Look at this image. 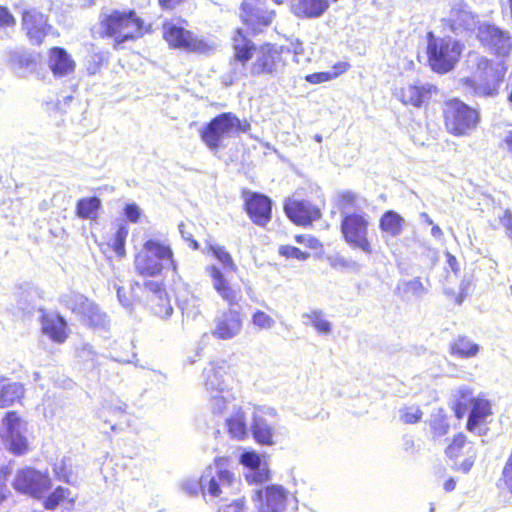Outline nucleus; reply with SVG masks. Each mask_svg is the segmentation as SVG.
I'll list each match as a JSON object with an SVG mask.
<instances>
[{
  "label": "nucleus",
  "mask_w": 512,
  "mask_h": 512,
  "mask_svg": "<svg viewBox=\"0 0 512 512\" xmlns=\"http://www.w3.org/2000/svg\"><path fill=\"white\" fill-rule=\"evenodd\" d=\"M234 50L233 79H238L245 74V64L251 59L253 51H256V59L251 66L252 75L277 73L282 65L280 53L270 44L261 46L258 50L243 29H237L232 38Z\"/></svg>",
  "instance_id": "obj_1"
},
{
  "label": "nucleus",
  "mask_w": 512,
  "mask_h": 512,
  "mask_svg": "<svg viewBox=\"0 0 512 512\" xmlns=\"http://www.w3.org/2000/svg\"><path fill=\"white\" fill-rule=\"evenodd\" d=\"M469 62L473 65V72L470 77L461 80L465 89L478 97L497 96L508 70L506 63L478 54L470 55Z\"/></svg>",
  "instance_id": "obj_2"
},
{
  "label": "nucleus",
  "mask_w": 512,
  "mask_h": 512,
  "mask_svg": "<svg viewBox=\"0 0 512 512\" xmlns=\"http://www.w3.org/2000/svg\"><path fill=\"white\" fill-rule=\"evenodd\" d=\"M206 272L212 279L214 289L220 297L230 305L228 311L222 313L215 319L212 334L222 340L232 339L236 337L242 329L241 314L234 308V305H236L240 299V293L229 285L223 273L216 266H208Z\"/></svg>",
  "instance_id": "obj_3"
},
{
  "label": "nucleus",
  "mask_w": 512,
  "mask_h": 512,
  "mask_svg": "<svg viewBox=\"0 0 512 512\" xmlns=\"http://www.w3.org/2000/svg\"><path fill=\"white\" fill-rule=\"evenodd\" d=\"M202 377L211 411L214 414H223L235 400L230 388L228 366L224 362H211L204 368Z\"/></svg>",
  "instance_id": "obj_4"
},
{
  "label": "nucleus",
  "mask_w": 512,
  "mask_h": 512,
  "mask_svg": "<svg viewBox=\"0 0 512 512\" xmlns=\"http://www.w3.org/2000/svg\"><path fill=\"white\" fill-rule=\"evenodd\" d=\"M135 271L141 276L155 277L163 270L177 272V263L168 243L158 239H149L135 255Z\"/></svg>",
  "instance_id": "obj_5"
},
{
  "label": "nucleus",
  "mask_w": 512,
  "mask_h": 512,
  "mask_svg": "<svg viewBox=\"0 0 512 512\" xmlns=\"http://www.w3.org/2000/svg\"><path fill=\"white\" fill-rule=\"evenodd\" d=\"M249 130L248 121L240 120L231 112H224L214 117L200 130V137L208 149L216 153L223 147L225 139L238 137Z\"/></svg>",
  "instance_id": "obj_6"
},
{
  "label": "nucleus",
  "mask_w": 512,
  "mask_h": 512,
  "mask_svg": "<svg viewBox=\"0 0 512 512\" xmlns=\"http://www.w3.org/2000/svg\"><path fill=\"white\" fill-rule=\"evenodd\" d=\"M100 34L112 37L116 46L143 35V22L133 11L112 10L100 16Z\"/></svg>",
  "instance_id": "obj_7"
},
{
  "label": "nucleus",
  "mask_w": 512,
  "mask_h": 512,
  "mask_svg": "<svg viewBox=\"0 0 512 512\" xmlns=\"http://www.w3.org/2000/svg\"><path fill=\"white\" fill-rule=\"evenodd\" d=\"M427 55L431 69L444 74L452 70L463 52V45L451 37H436L432 32L427 34Z\"/></svg>",
  "instance_id": "obj_8"
},
{
  "label": "nucleus",
  "mask_w": 512,
  "mask_h": 512,
  "mask_svg": "<svg viewBox=\"0 0 512 512\" xmlns=\"http://www.w3.org/2000/svg\"><path fill=\"white\" fill-rule=\"evenodd\" d=\"M202 482L204 483V499L208 503L228 495L236 478L234 473L227 468V460L218 458L205 469L202 474Z\"/></svg>",
  "instance_id": "obj_9"
},
{
  "label": "nucleus",
  "mask_w": 512,
  "mask_h": 512,
  "mask_svg": "<svg viewBox=\"0 0 512 512\" xmlns=\"http://www.w3.org/2000/svg\"><path fill=\"white\" fill-rule=\"evenodd\" d=\"M444 116L447 130L456 136L471 134L480 121L476 109L457 99L446 103Z\"/></svg>",
  "instance_id": "obj_10"
},
{
  "label": "nucleus",
  "mask_w": 512,
  "mask_h": 512,
  "mask_svg": "<svg viewBox=\"0 0 512 512\" xmlns=\"http://www.w3.org/2000/svg\"><path fill=\"white\" fill-rule=\"evenodd\" d=\"M279 428V416L274 408L257 406L253 409L250 432L257 443L274 445L275 438L279 435Z\"/></svg>",
  "instance_id": "obj_11"
},
{
  "label": "nucleus",
  "mask_w": 512,
  "mask_h": 512,
  "mask_svg": "<svg viewBox=\"0 0 512 512\" xmlns=\"http://www.w3.org/2000/svg\"><path fill=\"white\" fill-rule=\"evenodd\" d=\"M368 225V216L365 213H348L342 217L341 233L348 245L371 254L372 248L367 237Z\"/></svg>",
  "instance_id": "obj_12"
},
{
  "label": "nucleus",
  "mask_w": 512,
  "mask_h": 512,
  "mask_svg": "<svg viewBox=\"0 0 512 512\" xmlns=\"http://www.w3.org/2000/svg\"><path fill=\"white\" fill-rule=\"evenodd\" d=\"M2 423L1 437L6 448L15 455L25 454L28 451L27 423L14 411L6 413Z\"/></svg>",
  "instance_id": "obj_13"
},
{
  "label": "nucleus",
  "mask_w": 512,
  "mask_h": 512,
  "mask_svg": "<svg viewBox=\"0 0 512 512\" xmlns=\"http://www.w3.org/2000/svg\"><path fill=\"white\" fill-rule=\"evenodd\" d=\"M252 498L258 512H286L292 501L297 502L281 485H268L264 489H257Z\"/></svg>",
  "instance_id": "obj_14"
},
{
  "label": "nucleus",
  "mask_w": 512,
  "mask_h": 512,
  "mask_svg": "<svg viewBox=\"0 0 512 512\" xmlns=\"http://www.w3.org/2000/svg\"><path fill=\"white\" fill-rule=\"evenodd\" d=\"M477 448L466 435L459 433L445 449L446 456L452 461V469L468 473L477 458Z\"/></svg>",
  "instance_id": "obj_15"
},
{
  "label": "nucleus",
  "mask_w": 512,
  "mask_h": 512,
  "mask_svg": "<svg viewBox=\"0 0 512 512\" xmlns=\"http://www.w3.org/2000/svg\"><path fill=\"white\" fill-rule=\"evenodd\" d=\"M64 305L78 315L83 323L92 327H105L107 316L99 307L85 296L71 293L62 297Z\"/></svg>",
  "instance_id": "obj_16"
},
{
  "label": "nucleus",
  "mask_w": 512,
  "mask_h": 512,
  "mask_svg": "<svg viewBox=\"0 0 512 512\" xmlns=\"http://www.w3.org/2000/svg\"><path fill=\"white\" fill-rule=\"evenodd\" d=\"M16 8H21V25L29 42L32 45H40L49 33L51 26L47 16L33 7L18 3Z\"/></svg>",
  "instance_id": "obj_17"
},
{
  "label": "nucleus",
  "mask_w": 512,
  "mask_h": 512,
  "mask_svg": "<svg viewBox=\"0 0 512 512\" xmlns=\"http://www.w3.org/2000/svg\"><path fill=\"white\" fill-rule=\"evenodd\" d=\"M50 485L48 474L31 467L20 469L13 482L17 491L36 498H40L50 488Z\"/></svg>",
  "instance_id": "obj_18"
},
{
  "label": "nucleus",
  "mask_w": 512,
  "mask_h": 512,
  "mask_svg": "<svg viewBox=\"0 0 512 512\" xmlns=\"http://www.w3.org/2000/svg\"><path fill=\"white\" fill-rule=\"evenodd\" d=\"M163 37L169 46L187 52H202L206 47L192 32L173 21L163 24Z\"/></svg>",
  "instance_id": "obj_19"
},
{
  "label": "nucleus",
  "mask_w": 512,
  "mask_h": 512,
  "mask_svg": "<svg viewBox=\"0 0 512 512\" xmlns=\"http://www.w3.org/2000/svg\"><path fill=\"white\" fill-rule=\"evenodd\" d=\"M477 37L485 47L499 57H508L512 51V39L509 32L497 26L479 25Z\"/></svg>",
  "instance_id": "obj_20"
},
{
  "label": "nucleus",
  "mask_w": 512,
  "mask_h": 512,
  "mask_svg": "<svg viewBox=\"0 0 512 512\" xmlns=\"http://www.w3.org/2000/svg\"><path fill=\"white\" fill-rule=\"evenodd\" d=\"M446 23L455 34L473 32L478 29L477 17L468 9L463 0H449Z\"/></svg>",
  "instance_id": "obj_21"
},
{
  "label": "nucleus",
  "mask_w": 512,
  "mask_h": 512,
  "mask_svg": "<svg viewBox=\"0 0 512 512\" xmlns=\"http://www.w3.org/2000/svg\"><path fill=\"white\" fill-rule=\"evenodd\" d=\"M273 16V12L263 9L256 0L243 2L241 18L246 26L242 28L244 34L248 36V30H251L253 35L260 33L264 27L271 24Z\"/></svg>",
  "instance_id": "obj_22"
},
{
  "label": "nucleus",
  "mask_w": 512,
  "mask_h": 512,
  "mask_svg": "<svg viewBox=\"0 0 512 512\" xmlns=\"http://www.w3.org/2000/svg\"><path fill=\"white\" fill-rule=\"evenodd\" d=\"M245 467V478L250 484H262L269 480L270 471L268 463L254 451H245L240 457Z\"/></svg>",
  "instance_id": "obj_23"
},
{
  "label": "nucleus",
  "mask_w": 512,
  "mask_h": 512,
  "mask_svg": "<svg viewBox=\"0 0 512 512\" xmlns=\"http://www.w3.org/2000/svg\"><path fill=\"white\" fill-rule=\"evenodd\" d=\"M284 210L291 221L299 225H307L321 217L320 209L309 201L288 199Z\"/></svg>",
  "instance_id": "obj_24"
},
{
  "label": "nucleus",
  "mask_w": 512,
  "mask_h": 512,
  "mask_svg": "<svg viewBox=\"0 0 512 512\" xmlns=\"http://www.w3.org/2000/svg\"><path fill=\"white\" fill-rule=\"evenodd\" d=\"M245 209L252 221L260 226L266 225L271 219V201L268 197L244 192Z\"/></svg>",
  "instance_id": "obj_25"
},
{
  "label": "nucleus",
  "mask_w": 512,
  "mask_h": 512,
  "mask_svg": "<svg viewBox=\"0 0 512 512\" xmlns=\"http://www.w3.org/2000/svg\"><path fill=\"white\" fill-rule=\"evenodd\" d=\"M469 403L472 405V409L467 420L466 428L468 431L476 433L479 436L485 435L487 429L481 428L479 425L491 414V404L487 399L481 396L473 397V395Z\"/></svg>",
  "instance_id": "obj_26"
},
{
  "label": "nucleus",
  "mask_w": 512,
  "mask_h": 512,
  "mask_svg": "<svg viewBox=\"0 0 512 512\" xmlns=\"http://www.w3.org/2000/svg\"><path fill=\"white\" fill-rule=\"evenodd\" d=\"M9 64L18 76L27 77L37 70L40 64V56L37 53L25 50L12 51L9 54Z\"/></svg>",
  "instance_id": "obj_27"
},
{
  "label": "nucleus",
  "mask_w": 512,
  "mask_h": 512,
  "mask_svg": "<svg viewBox=\"0 0 512 512\" xmlns=\"http://www.w3.org/2000/svg\"><path fill=\"white\" fill-rule=\"evenodd\" d=\"M437 92V88L429 83L409 84L401 89L400 99L405 105L421 107Z\"/></svg>",
  "instance_id": "obj_28"
},
{
  "label": "nucleus",
  "mask_w": 512,
  "mask_h": 512,
  "mask_svg": "<svg viewBox=\"0 0 512 512\" xmlns=\"http://www.w3.org/2000/svg\"><path fill=\"white\" fill-rule=\"evenodd\" d=\"M41 330L50 340L58 344L64 343L68 337L67 322L58 314H43L41 317Z\"/></svg>",
  "instance_id": "obj_29"
},
{
  "label": "nucleus",
  "mask_w": 512,
  "mask_h": 512,
  "mask_svg": "<svg viewBox=\"0 0 512 512\" xmlns=\"http://www.w3.org/2000/svg\"><path fill=\"white\" fill-rule=\"evenodd\" d=\"M48 65L55 76H66L75 69V62L67 51L60 47H53L49 51Z\"/></svg>",
  "instance_id": "obj_30"
},
{
  "label": "nucleus",
  "mask_w": 512,
  "mask_h": 512,
  "mask_svg": "<svg viewBox=\"0 0 512 512\" xmlns=\"http://www.w3.org/2000/svg\"><path fill=\"white\" fill-rule=\"evenodd\" d=\"M24 395V387L17 382H9L5 377L0 376V408L13 405Z\"/></svg>",
  "instance_id": "obj_31"
},
{
  "label": "nucleus",
  "mask_w": 512,
  "mask_h": 512,
  "mask_svg": "<svg viewBox=\"0 0 512 512\" xmlns=\"http://www.w3.org/2000/svg\"><path fill=\"white\" fill-rule=\"evenodd\" d=\"M126 403L120 400L116 395L110 394L101 402V406L97 411V415L104 422L109 423L110 416L122 415L126 410Z\"/></svg>",
  "instance_id": "obj_32"
},
{
  "label": "nucleus",
  "mask_w": 512,
  "mask_h": 512,
  "mask_svg": "<svg viewBox=\"0 0 512 512\" xmlns=\"http://www.w3.org/2000/svg\"><path fill=\"white\" fill-rule=\"evenodd\" d=\"M479 350L480 346L467 336H458L450 343L451 354L459 358L475 357Z\"/></svg>",
  "instance_id": "obj_33"
},
{
  "label": "nucleus",
  "mask_w": 512,
  "mask_h": 512,
  "mask_svg": "<svg viewBox=\"0 0 512 512\" xmlns=\"http://www.w3.org/2000/svg\"><path fill=\"white\" fill-rule=\"evenodd\" d=\"M328 0H299L296 14L306 18H318L328 9Z\"/></svg>",
  "instance_id": "obj_34"
},
{
  "label": "nucleus",
  "mask_w": 512,
  "mask_h": 512,
  "mask_svg": "<svg viewBox=\"0 0 512 512\" xmlns=\"http://www.w3.org/2000/svg\"><path fill=\"white\" fill-rule=\"evenodd\" d=\"M404 222V219L397 212L387 211L382 215L379 227L388 236L397 237L403 231Z\"/></svg>",
  "instance_id": "obj_35"
},
{
  "label": "nucleus",
  "mask_w": 512,
  "mask_h": 512,
  "mask_svg": "<svg viewBox=\"0 0 512 512\" xmlns=\"http://www.w3.org/2000/svg\"><path fill=\"white\" fill-rule=\"evenodd\" d=\"M226 423L229 434L235 439H244L250 431V428L248 429L246 424L245 413L240 408L232 417L226 420Z\"/></svg>",
  "instance_id": "obj_36"
},
{
  "label": "nucleus",
  "mask_w": 512,
  "mask_h": 512,
  "mask_svg": "<svg viewBox=\"0 0 512 512\" xmlns=\"http://www.w3.org/2000/svg\"><path fill=\"white\" fill-rule=\"evenodd\" d=\"M454 396L453 410L457 418H462L467 410V405L472 396V390L467 386L459 387Z\"/></svg>",
  "instance_id": "obj_37"
},
{
  "label": "nucleus",
  "mask_w": 512,
  "mask_h": 512,
  "mask_svg": "<svg viewBox=\"0 0 512 512\" xmlns=\"http://www.w3.org/2000/svg\"><path fill=\"white\" fill-rule=\"evenodd\" d=\"M101 205L97 197L84 198L78 201L76 211L77 215L85 219H94Z\"/></svg>",
  "instance_id": "obj_38"
},
{
  "label": "nucleus",
  "mask_w": 512,
  "mask_h": 512,
  "mask_svg": "<svg viewBox=\"0 0 512 512\" xmlns=\"http://www.w3.org/2000/svg\"><path fill=\"white\" fill-rule=\"evenodd\" d=\"M337 71H327V72H318L312 73L305 77V80L311 84H319L323 82H327L337 78L340 74L344 73L348 68V63H338L334 67Z\"/></svg>",
  "instance_id": "obj_39"
},
{
  "label": "nucleus",
  "mask_w": 512,
  "mask_h": 512,
  "mask_svg": "<svg viewBox=\"0 0 512 512\" xmlns=\"http://www.w3.org/2000/svg\"><path fill=\"white\" fill-rule=\"evenodd\" d=\"M202 476L200 478L185 477L181 479L178 486L182 493L190 497H196L199 493L204 497V486Z\"/></svg>",
  "instance_id": "obj_40"
},
{
  "label": "nucleus",
  "mask_w": 512,
  "mask_h": 512,
  "mask_svg": "<svg viewBox=\"0 0 512 512\" xmlns=\"http://www.w3.org/2000/svg\"><path fill=\"white\" fill-rule=\"evenodd\" d=\"M303 318L309 320V323L321 334L328 335L332 331L331 323L324 318L321 310H314L310 313H305Z\"/></svg>",
  "instance_id": "obj_41"
},
{
  "label": "nucleus",
  "mask_w": 512,
  "mask_h": 512,
  "mask_svg": "<svg viewBox=\"0 0 512 512\" xmlns=\"http://www.w3.org/2000/svg\"><path fill=\"white\" fill-rule=\"evenodd\" d=\"M357 198L358 196L355 193L349 191L339 194L338 207L342 217L348 213H355L354 210L357 208Z\"/></svg>",
  "instance_id": "obj_42"
},
{
  "label": "nucleus",
  "mask_w": 512,
  "mask_h": 512,
  "mask_svg": "<svg viewBox=\"0 0 512 512\" xmlns=\"http://www.w3.org/2000/svg\"><path fill=\"white\" fill-rule=\"evenodd\" d=\"M210 250L217 258V260L222 264L225 271H236L237 267L233 262L231 255L226 251L224 247L212 245L210 246Z\"/></svg>",
  "instance_id": "obj_43"
},
{
  "label": "nucleus",
  "mask_w": 512,
  "mask_h": 512,
  "mask_svg": "<svg viewBox=\"0 0 512 512\" xmlns=\"http://www.w3.org/2000/svg\"><path fill=\"white\" fill-rule=\"evenodd\" d=\"M129 230L128 227L124 224L119 225L113 239L111 240V245L116 252V254L120 257L125 255V242L128 236Z\"/></svg>",
  "instance_id": "obj_44"
},
{
  "label": "nucleus",
  "mask_w": 512,
  "mask_h": 512,
  "mask_svg": "<svg viewBox=\"0 0 512 512\" xmlns=\"http://www.w3.org/2000/svg\"><path fill=\"white\" fill-rule=\"evenodd\" d=\"M430 427L435 437H442L448 433L449 423L441 411L433 414L430 420Z\"/></svg>",
  "instance_id": "obj_45"
},
{
  "label": "nucleus",
  "mask_w": 512,
  "mask_h": 512,
  "mask_svg": "<svg viewBox=\"0 0 512 512\" xmlns=\"http://www.w3.org/2000/svg\"><path fill=\"white\" fill-rule=\"evenodd\" d=\"M252 323L259 329L270 330L275 326V320L267 313L256 310L252 315Z\"/></svg>",
  "instance_id": "obj_46"
},
{
  "label": "nucleus",
  "mask_w": 512,
  "mask_h": 512,
  "mask_svg": "<svg viewBox=\"0 0 512 512\" xmlns=\"http://www.w3.org/2000/svg\"><path fill=\"white\" fill-rule=\"evenodd\" d=\"M403 291L410 293L414 297L421 298L427 293V288L423 285L420 278H414L403 284Z\"/></svg>",
  "instance_id": "obj_47"
},
{
  "label": "nucleus",
  "mask_w": 512,
  "mask_h": 512,
  "mask_svg": "<svg viewBox=\"0 0 512 512\" xmlns=\"http://www.w3.org/2000/svg\"><path fill=\"white\" fill-rule=\"evenodd\" d=\"M68 495V489L62 487L56 488L46 499L45 507L50 510L56 508L59 505V503L63 501Z\"/></svg>",
  "instance_id": "obj_48"
},
{
  "label": "nucleus",
  "mask_w": 512,
  "mask_h": 512,
  "mask_svg": "<svg viewBox=\"0 0 512 512\" xmlns=\"http://www.w3.org/2000/svg\"><path fill=\"white\" fill-rule=\"evenodd\" d=\"M422 415L423 413L420 408L415 406L406 407L400 411L401 420L407 424L417 423Z\"/></svg>",
  "instance_id": "obj_49"
},
{
  "label": "nucleus",
  "mask_w": 512,
  "mask_h": 512,
  "mask_svg": "<svg viewBox=\"0 0 512 512\" xmlns=\"http://www.w3.org/2000/svg\"><path fill=\"white\" fill-rule=\"evenodd\" d=\"M279 254L286 258H294L297 260H306L310 256L308 252H303L299 248L289 245L280 246Z\"/></svg>",
  "instance_id": "obj_50"
},
{
  "label": "nucleus",
  "mask_w": 512,
  "mask_h": 512,
  "mask_svg": "<svg viewBox=\"0 0 512 512\" xmlns=\"http://www.w3.org/2000/svg\"><path fill=\"white\" fill-rule=\"evenodd\" d=\"M331 265L334 268H345V269H351L356 270L359 268V265L356 261L352 259H346L342 256H337L332 259Z\"/></svg>",
  "instance_id": "obj_51"
},
{
  "label": "nucleus",
  "mask_w": 512,
  "mask_h": 512,
  "mask_svg": "<svg viewBox=\"0 0 512 512\" xmlns=\"http://www.w3.org/2000/svg\"><path fill=\"white\" fill-rule=\"evenodd\" d=\"M15 24V17L6 7L0 6V28L14 27Z\"/></svg>",
  "instance_id": "obj_52"
},
{
  "label": "nucleus",
  "mask_w": 512,
  "mask_h": 512,
  "mask_svg": "<svg viewBox=\"0 0 512 512\" xmlns=\"http://www.w3.org/2000/svg\"><path fill=\"white\" fill-rule=\"evenodd\" d=\"M55 475L59 480L69 482L70 472L67 470V463L65 459L55 464L54 467Z\"/></svg>",
  "instance_id": "obj_53"
},
{
  "label": "nucleus",
  "mask_w": 512,
  "mask_h": 512,
  "mask_svg": "<svg viewBox=\"0 0 512 512\" xmlns=\"http://www.w3.org/2000/svg\"><path fill=\"white\" fill-rule=\"evenodd\" d=\"M124 214L125 216L127 217V219L133 223H136L139 221L140 217H141V210L140 208L132 203V204H127L125 209H124Z\"/></svg>",
  "instance_id": "obj_54"
},
{
  "label": "nucleus",
  "mask_w": 512,
  "mask_h": 512,
  "mask_svg": "<svg viewBox=\"0 0 512 512\" xmlns=\"http://www.w3.org/2000/svg\"><path fill=\"white\" fill-rule=\"evenodd\" d=\"M78 356L83 361H91L93 362L96 356L93 347L90 344H84L78 351Z\"/></svg>",
  "instance_id": "obj_55"
},
{
  "label": "nucleus",
  "mask_w": 512,
  "mask_h": 512,
  "mask_svg": "<svg viewBox=\"0 0 512 512\" xmlns=\"http://www.w3.org/2000/svg\"><path fill=\"white\" fill-rule=\"evenodd\" d=\"M179 231L182 238L188 242L194 250L199 248L198 242L194 240L193 234L186 229V225L184 223L179 224Z\"/></svg>",
  "instance_id": "obj_56"
},
{
  "label": "nucleus",
  "mask_w": 512,
  "mask_h": 512,
  "mask_svg": "<svg viewBox=\"0 0 512 512\" xmlns=\"http://www.w3.org/2000/svg\"><path fill=\"white\" fill-rule=\"evenodd\" d=\"M244 510V500L238 499L234 502L222 506L218 512H243Z\"/></svg>",
  "instance_id": "obj_57"
},
{
  "label": "nucleus",
  "mask_w": 512,
  "mask_h": 512,
  "mask_svg": "<svg viewBox=\"0 0 512 512\" xmlns=\"http://www.w3.org/2000/svg\"><path fill=\"white\" fill-rule=\"evenodd\" d=\"M181 309L184 315L187 317L195 318L200 314L199 306H190L188 302H185L181 305Z\"/></svg>",
  "instance_id": "obj_58"
},
{
  "label": "nucleus",
  "mask_w": 512,
  "mask_h": 512,
  "mask_svg": "<svg viewBox=\"0 0 512 512\" xmlns=\"http://www.w3.org/2000/svg\"><path fill=\"white\" fill-rule=\"evenodd\" d=\"M501 222L508 231L509 237L512 239V213L510 211H506Z\"/></svg>",
  "instance_id": "obj_59"
},
{
  "label": "nucleus",
  "mask_w": 512,
  "mask_h": 512,
  "mask_svg": "<svg viewBox=\"0 0 512 512\" xmlns=\"http://www.w3.org/2000/svg\"><path fill=\"white\" fill-rule=\"evenodd\" d=\"M117 297L123 307L128 308L130 306V299L123 288L117 287Z\"/></svg>",
  "instance_id": "obj_60"
},
{
  "label": "nucleus",
  "mask_w": 512,
  "mask_h": 512,
  "mask_svg": "<svg viewBox=\"0 0 512 512\" xmlns=\"http://www.w3.org/2000/svg\"><path fill=\"white\" fill-rule=\"evenodd\" d=\"M144 286L149 291L155 293V294H162L161 284L157 281H146L144 283Z\"/></svg>",
  "instance_id": "obj_61"
},
{
  "label": "nucleus",
  "mask_w": 512,
  "mask_h": 512,
  "mask_svg": "<svg viewBox=\"0 0 512 512\" xmlns=\"http://www.w3.org/2000/svg\"><path fill=\"white\" fill-rule=\"evenodd\" d=\"M173 313V308L169 304V302L166 301V303L163 305V307L157 311V314H159L161 317L166 318L171 316Z\"/></svg>",
  "instance_id": "obj_62"
},
{
  "label": "nucleus",
  "mask_w": 512,
  "mask_h": 512,
  "mask_svg": "<svg viewBox=\"0 0 512 512\" xmlns=\"http://www.w3.org/2000/svg\"><path fill=\"white\" fill-rule=\"evenodd\" d=\"M446 257H447L448 266L451 268L452 271L457 272L459 270V268H458V261H457L456 257H454L449 252L446 253Z\"/></svg>",
  "instance_id": "obj_63"
},
{
  "label": "nucleus",
  "mask_w": 512,
  "mask_h": 512,
  "mask_svg": "<svg viewBox=\"0 0 512 512\" xmlns=\"http://www.w3.org/2000/svg\"><path fill=\"white\" fill-rule=\"evenodd\" d=\"M183 0H159L162 7L166 9H173L179 5Z\"/></svg>",
  "instance_id": "obj_64"
}]
</instances>
